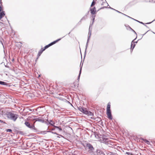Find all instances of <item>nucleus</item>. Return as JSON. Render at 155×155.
<instances>
[{
	"label": "nucleus",
	"mask_w": 155,
	"mask_h": 155,
	"mask_svg": "<svg viewBox=\"0 0 155 155\" xmlns=\"http://www.w3.org/2000/svg\"><path fill=\"white\" fill-rule=\"evenodd\" d=\"M18 117V115L13 113L11 112H9L7 114V117L14 121H15Z\"/></svg>",
	"instance_id": "obj_1"
},
{
	"label": "nucleus",
	"mask_w": 155,
	"mask_h": 155,
	"mask_svg": "<svg viewBox=\"0 0 155 155\" xmlns=\"http://www.w3.org/2000/svg\"><path fill=\"white\" fill-rule=\"evenodd\" d=\"M86 148L88 149V152L92 155L94 154V148L93 147L92 145L89 143H87L86 146H84Z\"/></svg>",
	"instance_id": "obj_2"
},
{
	"label": "nucleus",
	"mask_w": 155,
	"mask_h": 155,
	"mask_svg": "<svg viewBox=\"0 0 155 155\" xmlns=\"http://www.w3.org/2000/svg\"><path fill=\"white\" fill-rule=\"evenodd\" d=\"M101 140L103 143L106 144H109L110 142L109 139L108 138H106L105 135H103L101 139Z\"/></svg>",
	"instance_id": "obj_3"
},
{
	"label": "nucleus",
	"mask_w": 155,
	"mask_h": 155,
	"mask_svg": "<svg viewBox=\"0 0 155 155\" xmlns=\"http://www.w3.org/2000/svg\"><path fill=\"white\" fill-rule=\"evenodd\" d=\"M78 108L80 111L84 114H86L88 113V110L86 108L82 107L79 106L78 107Z\"/></svg>",
	"instance_id": "obj_4"
},
{
	"label": "nucleus",
	"mask_w": 155,
	"mask_h": 155,
	"mask_svg": "<svg viewBox=\"0 0 155 155\" xmlns=\"http://www.w3.org/2000/svg\"><path fill=\"white\" fill-rule=\"evenodd\" d=\"M8 113L9 112H8L6 109H3L0 110V114L2 115H6L7 117Z\"/></svg>",
	"instance_id": "obj_5"
},
{
	"label": "nucleus",
	"mask_w": 155,
	"mask_h": 155,
	"mask_svg": "<svg viewBox=\"0 0 155 155\" xmlns=\"http://www.w3.org/2000/svg\"><path fill=\"white\" fill-rule=\"evenodd\" d=\"M90 27H91V25H90V27L89 28V32H88V38H87V43H86V48L85 49V51H86L87 48V46H88V43L89 41V40H90V37H91V30L90 29Z\"/></svg>",
	"instance_id": "obj_6"
},
{
	"label": "nucleus",
	"mask_w": 155,
	"mask_h": 155,
	"mask_svg": "<svg viewBox=\"0 0 155 155\" xmlns=\"http://www.w3.org/2000/svg\"><path fill=\"white\" fill-rule=\"evenodd\" d=\"M25 124L27 127L31 129H35L34 124L32 125H31L28 122L26 121L25 123Z\"/></svg>",
	"instance_id": "obj_7"
},
{
	"label": "nucleus",
	"mask_w": 155,
	"mask_h": 155,
	"mask_svg": "<svg viewBox=\"0 0 155 155\" xmlns=\"http://www.w3.org/2000/svg\"><path fill=\"white\" fill-rule=\"evenodd\" d=\"M106 114L107 115V117L110 120H112V119L111 110H107Z\"/></svg>",
	"instance_id": "obj_8"
},
{
	"label": "nucleus",
	"mask_w": 155,
	"mask_h": 155,
	"mask_svg": "<svg viewBox=\"0 0 155 155\" xmlns=\"http://www.w3.org/2000/svg\"><path fill=\"white\" fill-rule=\"evenodd\" d=\"M137 38V37L136 38ZM136 38H135L131 42V48L130 49L132 51L133 49L134 48L135 44H134L135 43H137V41L134 42V41L135 40Z\"/></svg>",
	"instance_id": "obj_9"
},
{
	"label": "nucleus",
	"mask_w": 155,
	"mask_h": 155,
	"mask_svg": "<svg viewBox=\"0 0 155 155\" xmlns=\"http://www.w3.org/2000/svg\"><path fill=\"white\" fill-rule=\"evenodd\" d=\"M33 120H35L34 123H35V122L36 121H39L43 123H44L45 122V121L43 119H42L40 118H34Z\"/></svg>",
	"instance_id": "obj_10"
},
{
	"label": "nucleus",
	"mask_w": 155,
	"mask_h": 155,
	"mask_svg": "<svg viewBox=\"0 0 155 155\" xmlns=\"http://www.w3.org/2000/svg\"><path fill=\"white\" fill-rule=\"evenodd\" d=\"M91 13L92 14H94L96 13V9L95 7H94L92 8H91L90 9Z\"/></svg>",
	"instance_id": "obj_11"
},
{
	"label": "nucleus",
	"mask_w": 155,
	"mask_h": 155,
	"mask_svg": "<svg viewBox=\"0 0 155 155\" xmlns=\"http://www.w3.org/2000/svg\"><path fill=\"white\" fill-rule=\"evenodd\" d=\"M54 128L53 129H52V130H53L56 129L59 130L60 131H61L62 130V128L60 127L56 126H54Z\"/></svg>",
	"instance_id": "obj_12"
},
{
	"label": "nucleus",
	"mask_w": 155,
	"mask_h": 155,
	"mask_svg": "<svg viewBox=\"0 0 155 155\" xmlns=\"http://www.w3.org/2000/svg\"><path fill=\"white\" fill-rule=\"evenodd\" d=\"M5 15V14L4 11L1 12H0V19L1 20Z\"/></svg>",
	"instance_id": "obj_13"
},
{
	"label": "nucleus",
	"mask_w": 155,
	"mask_h": 155,
	"mask_svg": "<svg viewBox=\"0 0 155 155\" xmlns=\"http://www.w3.org/2000/svg\"><path fill=\"white\" fill-rule=\"evenodd\" d=\"M0 84L2 85L6 86H8V83L1 81H0Z\"/></svg>",
	"instance_id": "obj_14"
},
{
	"label": "nucleus",
	"mask_w": 155,
	"mask_h": 155,
	"mask_svg": "<svg viewBox=\"0 0 155 155\" xmlns=\"http://www.w3.org/2000/svg\"><path fill=\"white\" fill-rule=\"evenodd\" d=\"M87 18V15H85L84 17H83L81 20H80L79 22V23H81V21L82 20H85Z\"/></svg>",
	"instance_id": "obj_15"
},
{
	"label": "nucleus",
	"mask_w": 155,
	"mask_h": 155,
	"mask_svg": "<svg viewBox=\"0 0 155 155\" xmlns=\"http://www.w3.org/2000/svg\"><path fill=\"white\" fill-rule=\"evenodd\" d=\"M86 115L90 116H93L94 114L92 112L88 111V113Z\"/></svg>",
	"instance_id": "obj_16"
},
{
	"label": "nucleus",
	"mask_w": 155,
	"mask_h": 155,
	"mask_svg": "<svg viewBox=\"0 0 155 155\" xmlns=\"http://www.w3.org/2000/svg\"><path fill=\"white\" fill-rule=\"evenodd\" d=\"M81 69H82V67L80 68V71H79V74L78 75V78L77 80H78V81L79 80V79H80V75H81Z\"/></svg>",
	"instance_id": "obj_17"
},
{
	"label": "nucleus",
	"mask_w": 155,
	"mask_h": 155,
	"mask_svg": "<svg viewBox=\"0 0 155 155\" xmlns=\"http://www.w3.org/2000/svg\"><path fill=\"white\" fill-rule=\"evenodd\" d=\"M110 103H108L107 104V110H110Z\"/></svg>",
	"instance_id": "obj_18"
},
{
	"label": "nucleus",
	"mask_w": 155,
	"mask_h": 155,
	"mask_svg": "<svg viewBox=\"0 0 155 155\" xmlns=\"http://www.w3.org/2000/svg\"><path fill=\"white\" fill-rule=\"evenodd\" d=\"M49 124L54 127V122H53L52 120H50L49 122Z\"/></svg>",
	"instance_id": "obj_19"
},
{
	"label": "nucleus",
	"mask_w": 155,
	"mask_h": 155,
	"mask_svg": "<svg viewBox=\"0 0 155 155\" xmlns=\"http://www.w3.org/2000/svg\"><path fill=\"white\" fill-rule=\"evenodd\" d=\"M142 140L144 141L146 143H147V144H148V145H150V142L148 140H147L146 139H142Z\"/></svg>",
	"instance_id": "obj_20"
},
{
	"label": "nucleus",
	"mask_w": 155,
	"mask_h": 155,
	"mask_svg": "<svg viewBox=\"0 0 155 155\" xmlns=\"http://www.w3.org/2000/svg\"><path fill=\"white\" fill-rule=\"evenodd\" d=\"M102 5H108V3H107V2L105 1V2H103L101 4Z\"/></svg>",
	"instance_id": "obj_21"
},
{
	"label": "nucleus",
	"mask_w": 155,
	"mask_h": 155,
	"mask_svg": "<svg viewBox=\"0 0 155 155\" xmlns=\"http://www.w3.org/2000/svg\"><path fill=\"white\" fill-rule=\"evenodd\" d=\"M145 1L147 2H149L155 3V0H145Z\"/></svg>",
	"instance_id": "obj_22"
},
{
	"label": "nucleus",
	"mask_w": 155,
	"mask_h": 155,
	"mask_svg": "<svg viewBox=\"0 0 155 155\" xmlns=\"http://www.w3.org/2000/svg\"><path fill=\"white\" fill-rule=\"evenodd\" d=\"M95 4V1H93V2H92L91 3V7H92L93 6H94V5Z\"/></svg>",
	"instance_id": "obj_23"
},
{
	"label": "nucleus",
	"mask_w": 155,
	"mask_h": 155,
	"mask_svg": "<svg viewBox=\"0 0 155 155\" xmlns=\"http://www.w3.org/2000/svg\"><path fill=\"white\" fill-rule=\"evenodd\" d=\"M42 53V51H41V50H40L39 51L38 53V57H39V56H40Z\"/></svg>",
	"instance_id": "obj_24"
},
{
	"label": "nucleus",
	"mask_w": 155,
	"mask_h": 155,
	"mask_svg": "<svg viewBox=\"0 0 155 155\" xmlns=\"http://www.w3.org/2000/svg\"><path fill=\"white\" fill-rule=\"evenodd\" d=\"M77 83L75 84V83H74V86L75 87H78L79 84L78 82H77Z\"/></svg>",
	"instance_id": "obj_25"
},
{
	"label": "nucleus",
	"mask_w": 155,
	"mask_h": 155,
	"mask_svg": "<svg viewBox=\"0 0 155 155\" xmlns=\"http://www.w3.org/2000/svg\"><path fill=\"white\" fill-rule=\"evenodd\" d=\"M61 38H60L58 39H57V40L54 41V44H55L57 42H58V41L60 40H61Z\"/></svg>",
	"instance_id": "obj_26"
},
{
	"label": "nucleus",
	"mask_w": 155,
	"mask_h": 155,
	"mask_svg": "<svg viewBox=\"0 0 155 155\" xmlns=\"http://www.w3.org/2000/svg\"><path fill=\"white\" fill-rule=\"evenodd\" d=\"M50 46V45H49V44L48 45H46V46H45L44 47V48H45V49H46L47 48H48V47H49Z\"/></svg>",
	"instance_id": "obj_27"
},
{
	"label": "nucleus",
	"mask_w": 155,
	"mask_h": 155,
	"mask_svg": "<svg viewBox=\"0 0 155 155\" xmlns=\"http://www.w3.org/2000/svg\"><path fill=\"white\" fill-rule=\"evenodd\" d=\"M6 132H12V130L11 129H7L6 130Z\"/></svg>",
	"instance_id": "obj_28"
},
{
	"label": "nucleus",
	"mask_w": 155,
	"mask_h": 155,
	"mask_svg": "<svg viewBox=\"0 0 155 155\" xmlns=\"http://www.w3.org/2000/svg\"><path fill=\"white\" fill-rule=\"evenodd\" d=\"M110 9H113V10H115V11H116V12H118V13H121V12H120L119 11H117V10H115V9H114V8H111V7H110Z\"/></svg>",
	"instance_id": "obj_29"
},
{
	"label": "nucleus",
	"mask_w": 155,
	"mask_h": 155,
	"mask_svg": "<svg viewBox=\"0 0 155 155\" xmlns=\"http://www.w3.org/2000/svg\"><path fill=\"white\" fill-rule=\"evenodd\" d=\"M129 26V28H130V29L132 30V31L133 32H134L137 35V34L136 33V32L132 28H131Z\"/></svg>",
	"instance_id": "obj_30"
},
{
	"label": "nucleus",
	"mask_w": 155,
	"mask_h": 155,
	"mask_svg": "<svg viewBox=\"0 0 155 155\" xmlns=\"http://www.w3.org/2000/svg\"><path fill=\"white\" fill-rule=\"evenodd\" d=\"M54 44V41H53V42H51V43H50L49 45H50V46H51L53 45Z\"/></svg>",
	"instance_id": "obj_31"
},
{
	"label": "nucleus",
	"mask_w": 155,
	"mask_h": 155,
	"mask_svg": "<svg viewBox=\"0 0 155 155\" xmlns=\"http://www.w3.org/2000/svg\"><path fill=\"white\" fill-rule=\"evenodd\" d=\"M54 44V41H53V42H51V43H50L49 45H50V46H51L53 45Z\"/></svg>",
	"instance_id": "obj_32"
},
{
	"label": "nucleus",
	"mask_w": 155,
	"mask_h": 155,
	"mask_svg": "<svg viewBox=\"0 0 155 155\" xmlns=\"http://www.w3.org/2000/svg\"><path fill=\"white\" fill-rule=\"evenodd\" d=\"M52 134H56V135H59V134H58L57 133H56V132H51ZM60 136H61V137H62V136L61 135H60Z\"/></svg>",
	"instance_id": "obj_33"
},
{
	"label": "nucleus",
	"mask_w": 155,
	"mask_h": 155,
	"mask_svg": "<svg viewBox=\"0 0 155 155\" xmlns=\"http://www.w3.org/2000/svg\"><path fill=\"white\" fill-rule=\"evenodd\" d=\"M94 18H93V21H92V24L91 25H92L93 24L94 22ZM90 25H91L90 24Z\"/></svg>",
	"instance_id": "obj_34"
},
{
	"label": "nucleus",
	"mask_w": 155,
	"mask_h": 155,
	"mask_svg": "<svg viewBox=\"0 0 155 155\" xmlns=\"http://www.w3.org/2000/svg\"><path fill=\"white\" fill-rule=\"evenodd\" d=\"M45 50V48H44L43 49H42V48H41L40 50H41V51H42V52H43Z\"/></svg>",
	"instance_id": "obj_35"
},
{
	"label": "nucleus",
	"mask_w": 155,
	"mask_h": 155,
	"mask_svg": "<svg viewBox=\"0 0 155 155\" xmlns=\"http://www.w3.org/2000/svg\"><path fill=\"white\" fill-rule=\"evenodd\" d=\"M132 19H133V20H135V21H137V22H138L139 23H140V21H138V20H137L136 19H134V18H132Z\"/></svg>",
	"instance_id": "obj_36"
},
{
	"label": "nucleus",
	"mask_w": 155,
	"mask_h": 155,
	"mask_svg": "<svg viewBox=\"0 0 155 155\" xmlns=\"http://www.w3.org/2000/svg\"><path fill=\"white\" fill-rule=\"evenodd\" d=\"M19 133L20 134H23V132L22 131H19Z\"/></svg>",
	"instance_id": "obj_37"
},
{
	"label": "nucleus",
	"mask_w": 155,
	"mask_h": 155,
	"mask_svg": "<svg viewBox=\"0 0 155 155\" xmlns=\"http://www.w3.org/2000/svg\"><path fill=\"white\" fill-rule=\"evenodd\" d=\"M155 20V19L152 22H148V23H147L146 24H150L152 22H153V21H154Z\"/></svg>",
	"instance_id": "obj_38"
},
{
	"label": "nucleus",
	"mask_w": 155,
	"mask_h": 155,
	"mask_svg": "<svg viewBox=\"0 0 155 155\" xmlns=\"http://www.w3.org/2000/svg\"><path fill=\"white\" fill-rule=\"evenodd\" d=\"M2 8L1 7V5H0V12L2 11Z\"/></svg>",
	"instance_id": "obj_39"
},
{
	"label": "nucleus",
	"mask_w": 155,
	"mask_h": 155,
	"mask_svg": "<svg viewBox=\"0 0 155 155\" xmlns=\"http://www.w3.org/2000/svg\"><path fill=\"white\" fill-rule=\"evenodd\" d=\"M126 153L127 154H128V155H130V154H131V153H130L129 152H126Z\"/></svg>",
	"instance_id": "obj_40"
},
{
	"label": "nucleus",
	"mask_w": 155,
	"mask_h": 155,
	"mask_svg": "<svg viewBox=\"0 0 155 155\" xmlns=\"http://www.w3.org/2000/svg\"><path fill=\"white\" fill-rule=\"evenodd\" d=\"M2 0H0V5H2Z\"/></svg>",
	"instance_id": "obj_41"
},
{
	"label": "nucleus",
	"mask_w": 155,
	"mask_h": 155,
	"mask_svg": "<svg viewBox=\"0 0 155 155\" xmlns=\"http://www.w3.org/2000/svg\"><path fill=\"white\" fill-rule=\"evenodd\" d=\"M0 122L1 123H4V121L1 120H0Z\"/></svg>",
	"instance_id": "obj_42"
},
{
	"label": "nucleus",
	"mask_w": 155,
	"mask_h": 155,
	"mask_svg": "<svg viewBox=\"0 0 155 155\" xmlns=\"http://www.w3.org/2000/svg\"><path fill=\"white\" fill-rule=\"evenodd\" d=\"M140 23L143 25H145L142 22L140 21Z\"/></svg>",
	"instance_id": "obj_43"
},
{
	"label": "nucleus",
	"mask_w": 155,
	"mask_h": 155,
	"mask_svg": "<svg viewBox=\"0 0 155 155\" xmlns=\"http://www.w3.org/2000/svg\"><path fill=\"white\" fill-rule=\"evenodd\" d=\"M122 14H123V15H125V16H127V17H128V18H129V16H128V15H125V14H123V13H122Z\"/></svg>",
	"instance_id": "obj_44"
},
{
	"label": "nucleus",
	"mask_w": 155,
	"mask_h": 155,
	"mask_svg": "<svg viewBox=\"0 0 155 155\" xmlns=\"http://www.w3.org/2000/svg\"><path fill=\"white\" fill-rule=\"evenodd\" d=\"M0 42L2 44V45H3L2 42V41H1L0 40Z\"/></svg>",
	"instance_id": "obj_45"
},
{
	"label": "nucleus",
	"mask_w": 155,
	"mask_h": 155,
	"mask_svg": "<svg viewBox=\"0 0 155 155\" xmlns=\"http://www.w3.org/2000/svg\"><path fill=\"white\" fill-rule=\"evenodd\" d=\"M106 8V6H104V7H102V8H100V9H103V8Z\"/></svg>",
	"instance_id": "obj_46"
},
{
	"label": "nucleus",
	"mask_w": 155,
	"mask_h": 155,
	"mask_svg": "<svg viewBox=\"0 0 155 155\" xmlns=\"http://www.w3.org/2000/svg\"><path fill=\"white\" fill-rule=\"evenodd\" d=\"M89 13V12L88 11V12L86 14H85V15H86L87 16Z\"/></svg>",
	"instance_id": "obj_47"
},
{
	"label": "nucleus",
	"mask_w": 155,
	"mask_h": 155,
	"mask_svg": "<svg viewBox=\"0 0 155 155\" xmlns=\"http://www.w3.org/2000/svg\"><path fill=\"white\" fill-rule=\"evenodd\" d=\"M66 101H67V103H69V104H71V103L69 101H68L66 100Z\"/></svg>",
	"instance_id": "obj_48"
},
{
	"label": "nucleus",
	"mask_w": 155,
	"mask_h": 155,
	"mask_svg": "<svg viewBox=\"0 0 155 155\" xmlns=\"http://www.w3.org/2000/svg\"><path fill=\"white\" fill-rule=\"evenodd\" d=\"M5 67L7 68H8V66L7 65H5Z\"/></svg>",
	"instance_id": "obj_49"
},
{
	"label": "nucleus",
	"mask_w": 155,
	"mask_h": 155,
	"mask_svg": "<svg viewBox=\"0 0 155 155\" xmlns=\"http://www.w3.org/2000/svg\"><path fill=\"white\" fill-rule=\"evenodd\" d=\"M149 30L148 31L146 32L145 34H144L143 35H145L146 34V33L149 31Z\"/></svg>",
	"instance_id": "obj_50"
},
{
	"label": "nucleus",
	"mask_w": 155,
	"mask_h": 155,
	"mask_svg": "<svg viewBox=\"0 0 155 155\" xmlns=\"http://www.w3.org/2000/svg\"><path fill=\"white\" fill-rule=\"evenodd\" d=\"M129 18H131V19H132V18H131V17H130V16L129 17Z\"/></svg>",
	"instance_id": "obj_51"
},
{
	"label": "nucleus",
	"mask_w": 155,
	"mask_h": 155,
	"mask_svg": "<svg viewBox=\"0 0 155 155\" xmlns=\"http://www.w3.org/2000/svg\"><path fill=\"white\" fill-rule=\"evenodd\" d=\"M97 1V0H93V1H95V2H96V1Z\"/></svg>",
	"instance_id": "obj_52"
},
{
	"label": "nucleus",
	"mask_w": 155,
	"mask_h": 155,
	"mask_svg": "<svg viewBox=\"0 0 155 155\" xmlns=\"http://www.w3.org/2000/svg\"><path fill=\"white\" fill-rule=\"evenodd\" d=\"M0 23H2V22H1V21H0Z\"/></svg>",
	"instance_id": "obj_53"
}]
</instances>
